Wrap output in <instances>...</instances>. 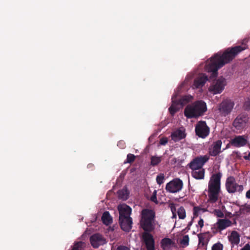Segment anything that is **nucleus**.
<instances>
[{
  "instance_id": "a19ab883",
  "label": "nucleus",
  "mask_w": 250,
  "mask_h": 250,
  "mask_svg": "<svg viewBox=\"0 0 250 250\" xmlns=\"http://www.w3.org/2000/svg\"><path fill=\"white\" fill-rule=\"evenodd\" d=\"M241 250H250V245L248 244H246Z\"/></svg>"
},
{
  "instance_id": "6e6552de",
  "label": "nucleus",
  "mask_w": 250,
  "mask_h": 250,
  "mask_svg": "<svg viewBox=\"0 0 250 250\" xmlns=\"http://www.w3.org/2000/svg\"><path fill=\"white\" fill-rule=\"evenodd\" d=\"M232 222L228 219H219L217 221L213 224L212 229L214 232H221L226 228L230 227Z\"/></svg>"
},
{
  "instance_id": "c03bdc74",
  "label": "nucleus",
  "mask_w": 250,
  "mask_h": 250,
  "mask_svg": "<svg viewBox=\"0 0 250 250\" xmlns=\"http://www.w3.org/2000/svg\"><path fill=\"white\" fill-rule=\"evenodd\" d=\"M122 144V142H119V144H118V145L120 146V144Z\"/></svg>"
},
{
  "instance_id": "f704fd0d",
  "label": "nucleus",
  "mask_w": 250,
  "mask_h": 250,
  "mask_svg": "<svg viewBox=\"0 0 250 250\" xmlns=\"http://www.w3.org/2000/svg\"><path fill=\"white\" fill-rule=\"evenodd\" d=\"M135 156L131 154H129L127 155V162L128 163H131L134 160Z\"/></svg>"
},
{
  "instance_id": "72a5a7b5",
  "label": "nucleus",
  "mask_w": 250,
  "mask_h": 250,
  "mask_svg": "<svg viewBox=\"0 0 250 250\" xmlns=\"http://www.w3.org/2000/svg\"><path fill=\"white\" fill-rule=\"evenodd\" d=\"M164 176L163 174H160L157 176L156 178L157 182L158 184L160 185L164 182Z\"/></svg>"
},
{
  "instance_id": "4be33fe9",
  "label": "nucleus",
  "mask_w": 250,
  "mask_h": 250,
  "mask_svg": "<svg viewBox=\"0 0 250 250\" xmlns=\"http://www.w3.org/2000/svg\"><path fill=\"white\" fill-rule=\"evenodd\" d=\"M229 241L233 246L237 245L240 242V235L236 231H232L228 236Z\"/></svg>"
},
{
  "instance_id": "393cba45",
  "label": "nucleus",
  "mask_w": 250,
  "mask_h": 250,
  "mask_svg": "<svg viewBox=\"0 0 250 250\" xmlns=\"http://www.w3.org/2000/svg\"><path fill=\"white\" fill-rule=\"evenodd\" d=\"M103 223L105 225H109L112 222V218L108 211L104 212L102 217Z\"/></svg>"
},
{
  "instance_id": "1a4fd4ad",
  "label": "nucleus",
  "mask_w": 250,
  "mask_h": 250,
  "mask_svg": "<svg viewBox=\"0 0 250 250\" xmlns=\"http://www.w3.org/2000/svg\"><path fill=\"white\" fill-rule=\"evenodd\" d=\"M208 159L209 157L207 155L197 157L190 162L189 167L192 170L202 169V166Z\"/></svg>"
},
{
  "instance_id": "79ce46f5",
  "label": "nucleus",
  "mask_w": 250,
  "mask_h": 250,
  "mask_svg": "<svg viewBox=\"0 0 250 250\" xmlns=\"http://www.w3.org/2000/svg\"><path fill=\"white\" fill-rule=\"evenodd\" d=\"M246 196L247 198L250 199V189L246 192Z\"/></svg>"
},
{
  "instance_id": "bb28decb",
  "label": "nucleus",
  "mask_w": 250,
  "mask_h": 250,
  "mask_svg": "<svg viewBox=\"0 0 250 250\" xmlns=\"http://www.w3.org/2000/svg\"><path fill=\"white\" fill-rule=\"evenodd\" d=\"M119 196L120 198L123 200L127 199L128 197V192L126 189H123L119 191Z\"/></svg>"
},
{
  "instance_id": "f8f14e48",
  "label": "nucleus",
  "mask_w": 250,
  "mask_h": 250,
  "mask_svg": "<svg viewBox=\"0 0 250 250\" xmlns=\"http://www.w3.org/2000/svg\"><path fill=\"white\" fill-rule=\"evenodd\" d=\"M195 131L198 136L204 138L208 135L209 129L205 122L201 121L197 124Z\"/></svg>"
},
{
  "instance_id": "423d86ee",
  "label": "nucleus",
  "mask_w": 250,
  "mask_h": 250,
  "mask_svg": "<svg viewBox=\"0 0 250 250\" xmlns=\"http://www.w3.org/2000/svg\"><path fill=\"white\" fill-rule=\"evenodd\" d=\"M226 85L225 79L220 77L212 83L208 88V91L213 94H219L223 91Z\"/></svg>"
},
{
  "instance_id": "ddd939ff",
  "label": "nucleus",
  "mask_w": 250,
  "mask_h": 250,
  "mask_svg": "<svg viewBox=\"0 0 250 250\" xmlns=\"http://www.w3.org/2000/svg\"><path fill=\"white\" fill-rule=\"evenodd\" d=\"M234 106V103L230 100L224 101L219 105L218 108L220 112L225 116L229 114Z\"/></svg>"
},
{
  "instance_id": "412c9836",
  "label": "nucleus",
  "mask_w": 250,
  "mask_h": 250,
  "mask_svg": "<svg viewBox=\"0 0 250 250\" xmlns=\"http://www.w3.org/2000/svg\"><path fill=\"white\" fill-rule=\"evenodd\" d=\"M186 134L185 129L184 127H180L174 131L171 135V139L175 142L179 141L185 138Z\"/></svg>"
},
{
  "instance_id": "2f4dec72",
  "label": "nucleus",
  "mask_w": 250,
  "mask_h": 250,
  "mask_svg": "<svg viewBox=\"0 0 250 250\" xmlns=\"http://www.w3.org/2000/svg\"><path fill=\"white\" fill-rule=\"evenodd\" d=\"M189 237L188 235H185L181 241V244L184 246H187L188 245Z\"/></svg>"
},
{
  "instance_id": "c756f323",
  "label": "nucleus",
  "mask_w": 250,
  "mask_h": 250,
  "mask_svg": "<svg viewBox=\"0 0 250 250\" xmlns=\"http://www.w3.org/2000/svg\"><path fill=\"white\" fill-rule=\"evenodd\" d=\"M161 157L152 156L151 157V163L153 166H155L161 162Z\"/></svg>"
},
{
  "instance_id": "2eb2a0df",
  "label": "nucleus",
  "mask_w": 250,
  "mask_h": 250,
  "mask_svg": "<svg viewBox=\"0 0 250 250\" xmlns=\"http://www.w3.org/2000/svg\"><path fill=\"white\" fill-rule=\"evenodd\" d=\"M246 136H237L231 139L230 143L236 147H241L246 145L248 142Z\"/></svg>"
},
{
  "instance_id": "dca6fc26",
  "label": "nucleus",
  "mask_w": 250,
  "mask_h": 250,
  "mask_svg": "<svg viewBox=\"0 0 250 250\" xmlns=\"http://www.w3.org/2000/svg\"><path fill=\"white\" fill-rule=\"evenodd\" d=\"M222 144L221 140H217L213 142L209 148V155L212 156H216L218 155L221 152Z\"/></svg>"
},
{
  "instance_id": "0eeeda50",
  "label": "nucleus",
  "mask_w": 250,
  "mask_h": 250,
  "mask_svg": "<svg viewBox=\"0 0 250 250\" xmlns=\"http://www.w3.org/2000/svg\"><path fill=\"white\" fill-rule=\"evenodd\" d=\"M226 187L229 193H234L235 192H242L243 190L242 185H239L236 183L235 179L233 177H229L227 178L226 183Z\"/></svg>"
},
{
  "instance_id": "aec40b11",
  "label": "nucleus",
  "mask_w": 250,
  "mask_h": 250,
  "mask_svg": "<svg viewBox=\"0 0 250 250\" xmlns=\"http://www.w3.org/2000/svg\"><path fill=\"white\" fill-rule=\"evenodd\" d=\"M120 226L124 231H129L131 228L132 220L130 217L119 218Z\"/></svg>"
},
{
  "instance_id": "39448f33",
  "label": "nucleus",
  "mask_w": 250,
  "mask_h": 250,
  "mask_svg": "<svg viewBox=\"0 0 250 250\" xmlns=\"http://www.w3.org/2000/svg\"><path fill=\"white\" fill-rule=\"evenodd\" d=\"M193 99V96L191 95H187L182 97L180 101L178 102L177 101L176 96H173L172 97V104L169 108L170 114L173 115L180 109L181 106H182L191 102Z\"/></svg>"
},
{
  "instance_id": "e433bc0d",
  "label": "nucleus",
  "mask_w": 250,
  "mask_h": 250,
  "mask_svg": "<svg viewBox=\"0 0 250 250\" xmlns=\"http://www.w3.org/2000/svg\"><path fill=\"white\" fill-rule=\"evenodd\" d=\"M171 210L172 213V218H176V210L174 207L173 206H171Z\"/></svg>"
},
{
  "instance_id": "9d476101",
  "label": "nucleus",
  "mask_w": 250,
  "mask_h": 250,
  "mask_svg": "<svg viewBox=\"0 0 250 250\" xmlns=\"http://www.w3.org/2000/svg\"><path fill=\"white\" fill-rule=\"evenodd\" d=\"M249 121V118L246 116H239L234 121L233 125L235 129L239 131L243 129L246 126Z\"/></svg>"
},
{
  "instance_id": "cd10ccee",
  "label": "nucleus",
  "mask_w": 250,
  "mask_h": 250,
  "mask_svg": "<svg viewBox=\"0 0 250 250\" xmlns=\"http://www.w3.org/2000/svg\"><path fill=\"white\" fill-rule=\"evenodd\" d=\"M84 247V243L83 242H78L75 243L74 245L72 250H83Z\"/></svg>"
},
{
  "instance_id": "4c0bfd02",
  "label": "nucleus",
  "mask_w": 250,
  "mask_h": 250,
  "mask_svg": "<svg viewBox=\"0 0 250 250\" xmlns=\"http://www.w3.org/2000/svg\"><path fill=\"white\" fill-rule=\"evenodd\" d=\"M167 143V139L163 137L160 139V144L162 145H165Z\"/></svg>"
},
{
  "instance_id": "9b49d317",
  "label": "nucleus",
  "mask_w": 250,
  "mask_h": 250,
  "mask_svg": "<svg viewBox=\"0 0 250 250\" xmlns=\"http://www.w3.org/2000/svg\"><path fill=\"white\" fill-rule=\"evenodd\" d=\"M182 187V181L179 179H175L167 184L166 189L170 192L175 193L180 191Z\"/></svg>"
},
{
  "instance_id": "a211bd4d",
  "label": "nucleus",
  "mask_w": 250,
  "mask_h": 250,
  "mask_svg": "<svg viewBox=\"0 0 250 250\" xmlns=\"http://www.w3.org/2000/svg\"><path fill=\"white\" fill-rule=\"evenodd\" d=\"M208 80V77L204 74H201L196 78L192 85L193 89L200 88L202 87Z\"/></svg>"
},
{
  "instance_id": "f257e3e1",
  "label": "nucleus",
  "mask_w": 250,
  "mask_h": 250,
  "mask_svg": "<svg viewBox=\"0 0 250 250\" xmlns=\"http://www.w3.org/2000/svg\"><path fill=\"white\" fill-rule=\"evenodd\" d=\"M246 48L245 46L244 47L238 46L228 49L222 55L217 54L213 58H210V60L207 62L206 70L208 72H212V77H216L218 69L232 60L236 54Z\"/></svg>"
},
{
  "instance_id": "37998d69",
  "label": "nucleus",
  "mask_w": 250,
  "mask_h": 250,
  "mask_svg": "<svg viewBox=\"0 0 250 250\" xmlns=\"http://www.w3.org/2000/svg\"><path fill=\"white\" fill-rule=\"evenodd\" d=\"M246 159H250V153H249L248 157H246Z\"/></svg>"
},
{
  "instance_id": "5701e85b",
  "label": "nucleus",
  "mask_w": 250,
  "mask_h": 250,
  "mask_svg": "<svg viewBox=\"0 0 250 250\" xmlns=\"http://www.w3.org/2000/svg\"><path fill=\"white\" fill-rule=\"evenodd\" d=\"M174 243L170 239L165 238L161 242L162 249L164 250H169L173 246Z\"/></svg>"
},
{
  "instance_id": "ea45409f",
  "label": "nucleus",
  "mask_w": 250,
  "mask_h": 250,
  "mask_svg": "<svg viewBox=\"0 0 250 250\" xmlns=\"http://www.w3.org/2000/svg\"><path fill=\"white\" fill-rule=\"evenodd\" d=\"M117 250H129V249L126 247L120 246L117 248Z\"/></svg>"
},
{
  "instance_id": "7c9ffc66",
  "label": "nucleus",
  "mask_w": 250,
  "mask_h": 250,
  "mask_svg": "<svg viewBox=\"0 0 250 250\" xmlns=\"http://www.w3.org/2000/svg\"><path fill=\"white\" fill-rule=\"evenodd\" d=\"M212 213L216 216L217 217L222 218L224 216L223 212L220 209H214L212 212Z\"/></svg>"
},
{
  "instance_id": "c85d7f7f",
  "label": "nucleus",
  "mask_w": 250,
  "mask_h": 250,
  "mask_svg": "<svg viewBox=\"0 0 250 250\" xmlns=\"http://www.w3.org/2000/svg\"><path fill=\"white\" fill-rule=\"evenodd\" d=\"M205 210L203 208L198 207H195L193 208V214L194 216H197L201 212H203Z\"/></svg>"
},
{
  "instance_id": "473e14b6",
  "label": "nucleus",
  "mask_w": 250,
  "mask_h": 250,
  "mask_svg": "<svg viewBox=\"0 0 250 250\" xmlns=\"http://www.w3.org/2000/svg\"><path fill=\"white\" fill-rule=\"evenodd\" d=\"M223 246L220 243L214 244L212 247V250H222Z\"/></svg>"
},
{
  "instance_id": "7ed1b4c3",
  "label": "nucleus",
  "mask_w": 250,
  "mask_h": 250,
  "mask_svg": "<svg viewBox=\"0 0 250 250\" xmlns=\"http://www.w3.org/2000/svg\"><path fill=\"white\" fill-rule=\"evenodd\" d=\"M207 109L205 102L203 101H198L187 106L184 111V114L188 118H197L202 115Z\"/></svg>"
},
{
  "instance_id": "58836bf2",
  "label": "nucleus",
  "mask_w": 250,
  "mask_h": 250,
  "mask_svg": "<svg viewBox=\"0 0 250 250\" xmlns=\"http://www.w3.org/2000/svg\"><path fill=\"white\" fill-rule=\"evenodd\" d=\"M198 226L200 227V228H202L204 226V220L203 219L201 218L198 222Z\"/></svg>"
},
{
  "instance_id": "6ab92c4d",
  "label": "nucleus",
  "mask_w": 250,
  "mask_h": 250,
  "mask_svg": "<svg viewBox=\"0 0 250 250\" xmlns=\"http://www.w3.org/2000/svg\"><path fill=\"white\" fill-rule=\"evenodd\" d=\"M118 209L120 214L119 218L130 217L131 208L129 206L125 204H121L118 206Z\"/></svg>"
},
{
  "instance_id": "c9c22d12",
  "label": "nucleus",
  "mask_w": 250,
  "mask_h": 250,
  "mask_svg": "<svg viewBox=\"0 0 250 250\" xmlns=\"http://www.w3.org/2000/svg\"><path fill=\"white\" fill-rule=\"evenodd\" d=\"M156 192H157L156 190H154V191L153 192V195L150 198V200L152 202H154V203H157V199H156Z\"/></svg>"
},
{
  "instance_id": "b1692460",
  "label": "nucleus",
  "mask_w": 250,
  "mask_h": 250,
  "mask_svg": "<svg viewBox=\"0 0 250 250\" xmlns=\"http://www.w3.org/2000/svg\"><path fill=\"white\" fill-rule=\"evenodd\" d=\"M205 171L204 169H193L192 172V176L197 179H202L204 177Z\"/></svg>"
},
{
  "instance_id": "4468645a",
  "label": "nucleus",
  "mask_w": 250,
  "mask_h": 250,
  "mask_svg": "<svg viewBox=\"0 0 250 250\" xmlns=\"http://www.w3.org/2000/svg\"><path fill=\"white\" fill-rule=\"evenodd\" d=\"M90 242L94 248H97L99 246L105 244L106 243V241L101 235L99 234H96L91 236Z\"/></svg>"
},
{
  "instance_id": "f03ea898",
  "label": "nucleus",
  "mask_w": 250,
  "mask_h": 250,
  "mask_svg": "<svg viewBox=\"0 0 250 250\" xmlns=\"http://www.w3.org/2000/svg\"><path fill=\"white\" fill-rule=\"evenodd\" d=\"M220 177L219 174H213L208 183V201L211 203H215L218 200L220 192Z\"/></svg>"
},
{
  "instance_id": "a878e982",
  "label": "nucleus",
  "mask_w": 250,
  "mask_h": 250,
  "mask_svg": "<svg viewBox=\"0 0 250 250\" xmlns=\"http://www.w3.org/2000/svg\"><path fill=\"white\" fill-rule=\"evenodd\" d=\"M177 214L178 217L181 219H184L186 216V211L183 207H180L177 209Z\"/></svg>"
},
{
  "instance_id": "20e7f679",
  "label": "nucleus",
  "mask_w": 250,
  "mask_h": 250,
  "mask_svg": "<svg viewBox=\"0 0 250 250\" xmlns=\"http://www.w3.org/2000/svg\"><path fill=\"white\" fill-rule=\"evenodd\" d=\"M141 224L146 231H151L154 229V213L152 210L145 209L142 211Z\"/></svg>"
},
{
  "instance_id": "f3484780",
  "label": "nucleus",
  "mask_w": 250,
  "mask_h": 250,
  "mask_svg": "<svg viewBox=\"0 0 250 250\" xmlns=\"http://www.w3.org/2000/svg\"><path fill=\"white\" fill-rule=\"evenodd\" d=\"M143 238L147 250H154V240L153 236L147 232H145Z\"/></svg>"
}]
</instances>
